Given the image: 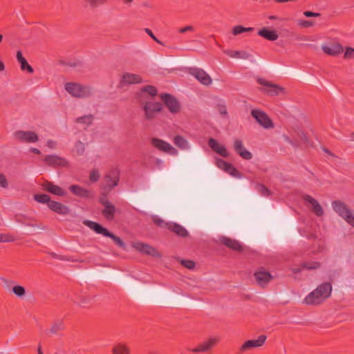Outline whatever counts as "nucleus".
Returning <instances> with one entry per match:
<instances>
[{
  "mask_svg": "<svg viewBox=\"0 0 354 354\" xmlns=\"http://www.w3.org/2000/svg\"><path fill=\"white\" fill-rule=\"evenodd\" d=\"M126 289L132 299L142 304L165 305L173 299L172 295L162 288H150L136 281L129 282Z\"/></svg>",
  "mask_w": 354,
  "mask_h": 354,
  "instance_id": "1",
  "label": "nucleus"
},
{
  "mask_svg": "<svg viewBox=\"0 0 354 354\" xmlns=\"http://www.w3.org/2000/svg\"><path fill=\"white\" fill-rule=\"evenodd\" d=\"M331 292V283H323L305 297L304 303L307 305H319L330 297Z\"/></svg>",
  "mask_w": 354,
  "mask_h": 354,
  "instance_id": "2",
  "label": "nucleus"
},
{
  "mask_svg": "<svg viewBox=\"0 0 354 354\" xmlns=\"http://www.w3.org/2000/svg\"><path fill=\"white\" fill-rule=\"evenodd\" d=\"M291 136H283L285 141L290 144L294 148H298L301 144L310 145L311 142L307 134L299 128H293L290 132Z\"/></svg>",
  "mask_w": 354,
  "mask_h": 354,
  "instance_id": "3",
  "label": "nucleus"
},
{
  "mask_svg": "<svg viewBox=\"0 0 354 354\" xmlns=\"http://www.w3.org/2000/svg\"><path fill=\"white\" fill-rule=\"evenodd\" d=\"M140 102L142 105V110L144 111V116L146 120L151 121L154 120L156 115L162 111V104L158 102H153V100H146L142 99Z\"/></svg>",
  "mask_w": 354,
  "mask_h": 354,
  "instance_id": "4",
  "label": "nucleus"
},
{
  "mask_svg": "<svg viewBox=\"0 0 354 354\" xmlns=\"http://www.w3.org/2000/svg\"><path fill=\"white\" fill-rule=\"evenodd\" d=\"M83 223L90 229L94 230L96 233L101 234L104 236L110 237L119 247L122 248L125 247L124 243L120 237L109 232L107 229L104 228L99 223L88 220L84 221Z\"/></svg>",
  "mask_w": 354,
  "mask_h": 354,
  "instance_id": "5",
  "label": "nucleus"
},
{
  "mask_svg": "<svg viewBox=\"0 0 354 354\" xmlns=\"http://www.w3.org/2000/svg\"><path fill=\"white\" fill-rule=\"evenodd\" d=\"M144 82V79L136 73L123 72L120 75L119 86L120 87H129Z\"/></svg>",
  "mask_w": 354,
  "mask_h": 354,
  "instance_id": "6",
  "label": "nucleus"
},
{
  "mask_svg": "<svg viewBox=\"0 0 354 354\" xmlns=\"http://www.w3.org/2000/svg\"><path fill=\"white\" fill-rule=\"evenodd\" d=\"M159 97L171 113L177 114L180 111V103L174 96L168 93H161Z\"/></svg>",
  "mask_w": 354,
  "mask_h": 354,
  "instance_id": "7",
  "label": "nucleus"
},
{
  "mask_svg": "<svg viewBox=\"0 0 354 354\" xmlns=\"http://www.w3.org/2000/svg\"><path fill=\"white\" fill-rule=\"evenodd\" d=\"M132 247L138 252L153 258L160 259L162 257V254L158 249L147 243L141 241H136L132 243Z\"/></svg>",
  "mask_w": 354,
  "mask_h": 354,
  "instance_id": "8",
  "label": "nucleus"
},
{
  "mask_svg": "<svg viewBox=\"0 0 354 354\" xmlns=\"http://www.w3.org/2000/svg\"><path fill=\"white\" fill-rule=\"evenodd\" d=\"M52 86L55 87L64 86V88H84L83 86L77 82L67 81L63 75H57L52 80Z\"/></svg>",
  "mask_w": 354,
  "mask_h": 354,
  "instance_id": "9",
  "label": "nucleus"
},
{
  "mask_svg": "<svg viewBox=\"0 0 354 354\" xmlns=\"http://www.w3.org/2000/svg\"><path fill=\"white\" fill-rule=\"evenodd\" d=\"M251 115L256 121L265 129H272L274 124L268 115L263 111L259 109H254L251 111Z\"/></svg>",
  "mask_w": 354,
  "mask_h": 354,
  "instance_id": "10",
  "label": "nucleus"
},
{
  "mask_svg": "<svg viewBox=\"0 0 354 354\" xmlns=\"http://www.w3.org/2000/svg\"><path fill=\"white\" fill-rule=\"evenodd\" d=\"M322 50L330 56H337L343 52V46L337 41H330L322 44Z\"/></svg>",
  "mask_w": 354,
  "mask_h": 354,
  "instance_id": "11",
  "label": "nucleus"
},
{
  "mask_svg": "<svg viewBox=\"0 0 354 354\" xmlns=\"http://www.w3.org/2000/svg\"><path fill=\"white\" fill-rule=\"evenodd\" d=\"M189 73L200 82L203 86H208L212 84L211 77L203 69L198 68H192Z\"/></svg>",
  "mask_w": 354,
  "mask_h": 354,
  "instance_id": "12",
  "label": "nucleus"
},
{
  "mask_svg": "<svg viewBox=\"0 0 354 354\" xmlns=\"http://www.w3.org/2000/svg\"><path fill=\"white\" fill-rule=\"evenodd\" d=\"M151 144L153 147L161 151L173 155L177 154V150L169 143L162 140L158 138H153L151 139Z\"/></svg>",
  "mask_w": 354,
  "mask_h": 354,
  "instance_id": "13",
  "label": "nucleus"
},
{
  "mask_svg": "<svg viewBox=\"0 0 354 354\" xmlns=\"http://www.w3.org/2000/svg\"><path fill=\"white\" fill-rule=\"evenodd\" d=\"M100 203L104 206L102 213L105 218L109 221L113 219L115 207L105 196L100 199Z\"/></svg>",
  "mask_w": 354,
  "mask_h": 354,
  "instance_id": "14",
  "label": "nucleus"
},
{
  "mask_svg": "<svg viewBox=\"0 0 354 354\" xmlns=\"http://www.w3.org/2000/svg\"><path fill=\"white\" fill-rule=\"evenodd\" d=\"M266 338V335H261L256 339L248 340L241 346L240 350L244 352L254 348L261 347L264 344Z\"/></svg>",
  "mask_w": 354,
  "mask_h": 354,
  "instance_id": "15",
  "label": "nucleus"
},
{
  "mask_svg": "<svg viewBox=\"0 0 354 354\" xmlns=\"http://www.w3.org/2000/svg\"><path fill=\"white\" fill-rule=\"evenodd\" d=\"M44 190L56 196H64L66 192L61 187L55 185L53 182L44 180L41 184Z\"/></svg>",
  "mask_w": 354,
  "mask_h": 354,
  "instance_id": "16",
  "label": "nucleus"
},
{
  "mask_svg": "<svg viewBox=\"0 0 354 354\" xmlns=\"http://www.w3.org/2000/svg\"><path fill=\"white\" fill-rule=\"evenodd\" d=\"M15 138L24 142H35L38 140L37 135L33 131H18L15 133Z\"/></svg>",
  "mask_w": 354,
  "mask_h": 354,
  "instance_id": "17",
  "label": "nucleus"
},
{
  "mask_svg": "<svg viewBox=\"0 0 354 354\" xmlns=\"http://www.w3.org/2000/svg\"><path fill=\"white\" fill-rule=\"evenodd\" d=\"M234 149L243 159L250 160L252 158V153L245 148L243 142L239 139L234 140Z\"/></svg>",
  "mask_w": 354,
  "mask_h": 354,
  "instance_id": "18",
  "label": "nucleus"
},
{
  "mask_svg": "<svg viewBox=\"0 0 354 354\" xmlns=\"http://www.w3.org/2000/svg\"><path fill=\"white\" fill-rule=\"evenodd\" d=\"M44 162L49 166L52 167H68V162L59 156L55 155L47 156L44 158Z\"/></svg>",
  "mask_w": 354,
  "mask_h": 354,
  "instance_id": "19",
  "label": "nucleus"
},
{
  "mask_svg": "<svg viewBox=\"0 0 354 354\" xmlns=\"http://www.w3.org/2000/svg\"><path fill=\"white\" fill-rule=\"evenodd\" d=\"M254 276L257 283L262 287L265 286L272 279L271 274L264 270L257 271Z\"/></svg>",
  "mask_w": 354,
  "mask_h": 354,
  "instance_id": "20",
  "label": "nucleus"
},
{
  "mask_svg": "<svg viewBox=\"0 0 354 354\" xmlns=\"http://www.w3.org/2000/svg\"><path fill=\"white\" fill-rule=\"evenodd\" d=\"M48 207L52 211L62 215L68 214L71 212L69 207L55 201H51V202H49Z\"/></svg>",
  "mask_w": 354,
  "mask_h": 354,
  "instance_id": "21",
  "label": "nucleus"
},
{
  "mask_svg": "<svg viewBox=\"0 0 354 354\" xmlns=\"http://www.w3.org/2000/svg\"><path fill=\"white\" fill-rule=\"evenodd\" d=\"M332 206L335 212L343 218L346 217L351 211L344 202L340 201L333 202Z\"/></svg>",
  "mask_w": 354,
  "mask_h": 354,
  "instance_id": "22",
  "label": "nucleus"
},
{
  "mask_svg": "<svg viewBox=\"0 0 354 354\" xmlns=\"http://www.w3.org/2000/svg\"><path fill=\"white\" fill-rule=\"evenodd\" d=\"M209 147L216 153L222 156L223 157H227L229 153L225 147L221 144L218 143L215 139L210 138L208 142Z\"/></svg>",
  "mask_w": 354,
  "mask_h": 354,
  "instance_id": "23",
  "label": "nucleus"
},
{
  "mask_svg": "<svg viewBox=\"0 0 354 354\" xmlns=\"http://www.w3.org/2000/svg\"><path fill=\"white\" fill-rule=\"evenodd\" d=\"M218 340L219 339L217 337L210 338L207 341L199 344L196 348L193 349V352L199 353L207 351L214 347L218 343Z\"/></svg>",
  "mask_w": 354,
  "mask_h": 354,
  "instance_id": "24",
  "label": "nucleus"
},
{
  "mask_svg": "<svg viewBox=\"0 0 354 354\" xmlns=\"http://www.w3.org/2000/svg\"><path fill=\"white\" fill-rule=\"evenodd\" d=\"M16 59L20 64V68L21 71H26L28 73H32L34 72L32 67L28 63L21 50H17Z\"/></svg>",
  "mask_w": 354,
  "mask_h": 354,
  "instance_id": "25",
  "label": "nucleus"
},
{
  "mask_svg": "<svg viewBox=\"0 0 354 354\" xmlns=\"http://www.w3.org/2000/svg\"><path fill=\"white\" fill-rule=\"evenodd\" d=\"M221 242L227 246V248L237 251V252H242L243 250V246L241 245V243L237 241L236 240H234L227 237H221Z\"/></svg>",
  "mask_w": 354,
  "mask_h": 354,
  "instance_id": "26",
  "label": "nucleus"
},
{
  "mask_svg": "<svg viewBox=\"0 0 354 354\" xmlns=\"http://www.w3.org/2000/svg\"><path fill=\"white\" fill-rule=\"evenodd\" d=\"M258 35L269 41H276L279 38V35L276 30H269L263 28L258 31Z\"/></svg>",
  "mask_w": 354,
  "mask_h": 354,
  "instance_id": "27",
  "label": "nucleus"
},
{
  "mask_svg": "<svg viewBox=\"0 0 354 354\" xmlns=\"http://www.w3.org/2000/svg\"><path fill=\"white\" fill-rule=\"evenodd\" d=\"M165 225L169 230L172 231L178 236L182 237H187L189 235V233L187 231V230L177 223H167L165 224Z\"/></svg>",
  "mask_w": 354,
  "mask_h": 354,
  "instance_id": "28",
  "label": "nucleus"
},
{
  "mask_svg": "<svg viewBox=\"0 0 354 354\" xmlns=\"http://www.w3.org/2000/svg\"><path fill=\"white\" fill-rule=\"evenodd\" d=\"M224 53L231 58L247 59L250 58V55L246 51L225 50Z\"/></svg>",
  "mask_w": 354,
  "mask_h": 354,
  "instance_id": "29",
  "label": "nucleus"
},
{
  "mask_svg": "<svg viewBox=\"0 0 354 354\" xmlns=\"http://www.w3.org/2000/svg\"><path fill=\"white\" fill-rule=\"evenodd\" d=\"M304 200L311 205L313 211L317 216L323 215V209L315 198L310 196L307 195L304 196Z\"/></svg>",
  "mask_w": 354,
  "mask_h": 354,
  "instance_id": "30",
  "label": "nucleus"
},
{
  "mask_svg": "<svg viewBox=\"0 0 354 354\" xmlns=\"http://www.w3.org/2000/svg\"><path fill=\"white\" fill-rule=\"evenodd\" d=\"M69 189L71 192L74 194L75 196L87 198L88 197V191L79 185H73L70 186Z\"/></svg>",
  "mask_w": 354,
  "mask_h": 354,
  "instance_id": "31",
  "label": "nucleus"
},
{
  "mask_svg": "<svg viewBox=\"0 0 354 354\" xmlns=\"http://www.w3.org/2000/svg\"><path fill=\"white\" fill-rule=\"evenodd\" d=\"M105 185L103 189L105 191H110L113 187L118 185L119 178L118 176L111 177L110 176H106L104 177Z\"/></svg>",
  "mask_w": 354,
  "mask_h": 354,
  "instance_id": "32",
  "label": "nucleus"
},
{
  "mask_svg": "<svg viewBox=\"0 0 354 354\" xmlns=\"http://www.w3.org/2000/svg\"><path fill=\"white\" fill-rule=\"evenodd\" d=\"M113 354H130V348L124 344H118L112 348Z\"/></svg>",
  "mask_w": 354,
  "mask_h": 354,
  "instance_id": "33",
  "label": "nucleus"
},
{
  "mask_svg": "<svg viewBox=\"0 0 354 354\" xmlns=\"http://www.w3.org/2000/svg\"><path fill=\"white\" fill-rule=\"evenodd\" d=\"M157 95V90H142L139 97L140 100L145 99L146 100H153V98Z\"/></svg>",
  "mask_w": 354,
  "mask_h": 354,
  "instance_id": "34",
  "label": "nucleus"
},
{
  "mask_svg": "<svg viewBox=\"0 0 354 354\" xmlns=\"http://www.w3.org/2000/svg\"><path fill=\"white\" fill-rule=\"evenodd\" d=\"M73 152L75 155L82 156L85 152V145L81 141H77L74 145Z\"/></svg>",
  "mask_w": 354,
  "mask_h": 354,
  "instance_id": "35",
  "label": "nucleus"
},
{
  "mask_svg": "<svg viewBox=\"0 0 354 354\" xmlns=\"http://www.w3.org/2000/svg\"><path fill=\"white\" fill-rule=\"evenodd\" d=\"M174 144L180 149H186L188 147L187 141L180 136H176L174 138Z\"/></svg>",
  "mask_w": 354,
  "mask_h": 354,
  "instance_id": "36",
  "label": "nucleus"
},
{
  "mask_svg": "<svg viewBox=\"0 0 354 354\" xmlns=\"http://www.w3.org/2000/svg\"><path fill=\"white\" fill-rule=\"evenodd\" d=\"M253 30L254 28L251 27L245 28L242 26H235L232 30V33L233 35H238L245 32L252 31Z\"/></svg>",
  "mask_w": 354,
  "mask_h": 354,
  "instance_id": "37",
  "label": "nucleus"
},
{
  "mask_svg": "<svg viewBox=\"0 0 354 354\" xmlns=\"http://www.w3.org/2000/svg\"><path fill=\"white\" fill-rule=\"evenodd\" d=\"M34 199L40 203L49 204V202H51L50 196L44 194L34 195Z\"/></svg>",
  "mask_w": 354,
  "mask_h": 354,
  "instance_id": "38",
  "label": "nucleus"
},
{
  "mask_svg": "<svg viewBox=\"0 0 354 354\" xmlns=\"http://www.w3.org/2000/svg\"><path fill=\"white\" fill-rule=\"evenodd\" d=\"M12 292L19 297H23L26 295V289L24 287L17 285L12 287Z\"/></svg>",
  "mask_w": 354,
  "mask_h": 354,
  "instance_id": "39",
  "label": "nucleus"
},
{
  "mask_svg": "<svg viewBox=\"0 0 354 354\" xmlns=\"http://www.w3.org/2000/svg\"><path fill=\"white\" fill-rule=\"evenodd\" d=\"M14 235L10 233H1L0 234V243H9L15 241Z\"/></svg>",
  "mask_w": 354,
  "mask_h": 354,
  "instance_id": "40",
  "label": "nucleus"
},
{
  "mask_svg": "<svg viewBox=\"0 0 354 354\" xmlns=\"http://www.w3.org/2000/svg\"><path fill=\"white\" fill-rule=\"evenodd\" d=\"M93 116L91 115H84L83 117H80L77 118L76 122L82 123L86 125H88L92 123Z\"/></svg>",
  "mask_w": 354,
  "mask_h": 354,
  "instance_id": "41",
  "label": "nucleus"
},
{
  "mask_svg": "<svg viewBox=\"0 0 354 354\" xmlns=\"http://www.w3.org/2000/svg\"><path fill=\"white\" fill-rule=\"evenodd\" d=\"M302 267L308 270H315L320 267V263L317 261L305 262L302 263Z\"/></svg>",
  "mask_w": 354,
  "mask_h": 354,
  "instance_id": "42",
  "label": "nucleus"
},
{
  "mask_svg": "<svg viewBox=\"0 0 354 354\" xmlns=\"http://www.w3.org/2000/svg\"><path fill=\"white\" fill-rule=\"evenodd\" d=\"M68 91L75 97H83L88 95L85 90H68Z\"/></svg>",
  "mask_w": 354,
  "mask_h": 354,
  "instance_id": "43",
  "label": "nucleus"
},
{
  "mask_svg": "<svg viewBox=\"0 0 354 354\" xmlns=\"http://www.w3.org/2000/svg\"><path fill=\"white\" fill-rule=\"evenodd\" d=\"M297 24L301 28H310L315 25V23L313 21H308L305 19H299Z\"/></svg>",
  "mask_w": 354,
  "mask_h": 354,
  "instance_id": "44",
  "label": "nucleus"
},
{
  "mask_svg": "<svg viewBox=\"0 0 354 354\" xmlns=\"http://www.w3.org/2000/svg\"><path fill=\"white\" fill-rule=\"evenodd\" d=\"M284 90H265V93L268 97H276L284 94Z\"/></svg>",
  "mask_w": 354,
  "mask_h": 354,
  "instance_id": "45",
  "label": "nucleus"
},
{
  "mask_svg": "<svg viewBox=\"0 0 354 354\" xmlns=\"http://www.w3.org/2000/svg\"><path fill=\"white\" fill-rule=\"evenodd\" d=\"M259 83L262 86L270 88H276V89L282 88L281 87H280L277 85H275L273 83H272L269 81L265 80H259Z\"/></svg>",
  "mask_w": 354,
  "mask_h": 354,
  "instance_id": "46",
  "label": "nucleus"
},
{
  "mask_svg": "<svg viewBox=\"0 0 354 354\" xmlns=\"http://www.w3.org/2000/svg\"><path fill=\"white\" fill-rule=\"evenodd\" d=\"M344 57L345 59H354V48L346 47Z\"/></svg>",
  "mask_w": 354,
  "mask_h": 354,
  "instance_id": "47",
  "label": "nucleus"
},
{
  "mask_svg": "<svg viewBox=\"0 0 354 354\" xmlns=\"http://www.w3.org/2000/svg\"><path fill=\"white\" fill-rule=\"evenodd\" d=\"M180 263L188 269H193L195 267V262L192 260H181Z\"/></svg>",
  "mask_w": 354,
  "mask_h": 354,
  "instance_id": "48",
  "label": "nucleus"
},
{
  "mask_svg": "<svg viewBox=\"0 0 354 354\" xmlns=\"http://www.w3.org/2000/svg\"><path fill=\"white\" fill-rule=\"evenodd\" d=\"M216 165L221 169H223L224 171L229 167L230 163L221 160V159H217L216 160Z\"/></svg>",
  "mask_w": 354,
  "mask_h": 354,
  "instance_id": "49",
  "label": "nucleus"
},
{
  "mask_svg": "<svg viewBox=\"0 0 354 354\" xmlns=\"http://www.w3.org/2000/svg\"><path fill=\"white\" fill-rule=\"evenodd\" d=\"M225 171L234 176H238L239 174L238 170L231 164H230L229 167H227Z\"/></svg>",
  "mask_w": 354,
  "mask_h": 354,
  "instance_id": "50",
  "label": "nucleus"
},
{
  "mask_svg": "<svg viewBox=\"0 0 354 354\" xmlns=\"http://www.w3.org/2000/svg\"><path fill=\"white\" fill-rule=\"evenodd\" d=\"M344 219L354 227V214L352 211H351L350 214H348Z\"/></svg>",
  "mask_w": 354,
  "mask_h": 354,
  "instance_id": "51",
  "label": "nucleus"
},
{
  "mask_svg": "<svg viewBox=\"0 0 354 354\" xmlns=\"http://www.w3.org/2000/svg\"><path fill=\"white\" fill-rule=\"evenodd\" d=\"M91 7H96L104 3L106 0H86Z\"/></svg>",
  "mask_w": 354,
  "mask_h": 354,
  "instance_id": "52",
  "label": "nucleus"
},
{
  "mask_svg": "<svg viewBox=\"0 0 354 354\" xmlns=\"http://www.w3.org/2000/svg\"><path fill=\"white\" fill-rule=\"evenodd\" d=\"M99 178H100V174L98 173L97 171L93 170L91 172V174H90V180H91V181L95 182V181H97L99 179Z\"/></svg>",
  "mask_w": 354,
  "mask_h": 354,
  "instance_id": "53",
  "label": "nucleus"
},
{
  "mask_svg": "<svg viewBox=\"0 0 354 354\" xmlns=\"http://www.w3.org/2000/svg\"><path fill=\"white\" fill-rule=\"evenodd\" d=\"M8 181L4 175L0 174V186L6 188L8 187Z\"/></svg>",
  "mask_w": 354,
  "mask_h": 354,
  "instance_id": "54",
  "label": "nucleus"
},
{
  "mask_svg": "<svg viewBox=\"0 0 354 354\" xmlns=\"http://www.w3.org/2000/svg\"><path fill=\"white\" fill-rule=\"evenodd\" d=\"M304 15L306 17H319L320 14L318 12H313L311 11H305L304 12Z\"/></svg>",
  "mask_w": 354,
  "mask_h": 354,
  "instance_id": "55",
  "label": "nucleus"
},
{
  "mask_svg": "<svg viewBox=\"0 0 354 354\" xmlns=\"http://www.w3.org/2000/svg\"><path fill=\"white\" fill-rule=\"evenodd\" d=\"M194 28L193 26H187L185 27H183V28H181L179 29V32L180 33H185L186 32H188V31H194Z\"/></svg>",
  "mask_w": 354,
  "mask_h": 354,
  "instance_id": "56",
  "label": "nucleus"
},
{
  "mask_svg": "<svg viewBox=\"0 0 354 354\" xmlns=\"http://www.w3.org/2000/svg\"><path fill=\"white\" fill-rule=\"evenodd\" d=\"M303 269H304V268H303L301 265V266L292 267L290 268V270L293 274H297L301 272Z\"/></svg>",
  "mask_w": 354,
  "mask_h": 354,
  "instance_id": "57",
  "label": "nucleus"
},
{
  "mask_svg": "<svg viewBox=\"0 0 354 354\" xmlns=\"http://www.w3.org/2000/svg\"><path fill=\"white\" fill-rule=\"evenodd\" d=\"M145 31L146 33H147L153 40L157 41L158 43H160V41L157 39V37L153 35L152 31L149 28H145Z\"/></svg>",
  "mask_w": 354,
  "mask_h": 354,
  "instance_id": "58",
  "label": "nucleus"
},
{
  "mask_svg": "<svg viewBox=\"0 0 354 354\" xmlns=\"http://www.w3.org/2000/svg\"><path fill=\"white\" fill-rule=\"evenodd\" d=\"M218 111H219V113L225 116L227 114V111L226 107L225 106H219Z\"/></svg>",
  "mask_w": 354,
  "mask_h": 354,
  "instance_id": "59",
  "label": "nucleus"
},
{
  "mask_svg": "<svg viewBox=\"0 0 354 354\" xmlns=\"http://www.w3.org/2000/svg\"><path fill=\"white\" fill-rule=\"evenodd\" d=\"M47 146L50 148H55L56 146V142L54 140H48L47 142Z\"/></svg>",
  "mask_w": 354,
  "mask_h": 354,
  "instance_id": "60",
  "label": "nucleus"
},
{
  "mask_svg": "<svg viewBox=\"0 0 354 354\" xmlns=\"http://www.w3.org/2000/svg\"><path fill=\"white\" fill-rule=\"evenodd\" d=\"M153 221L158 225H160L161 223L163 222L162 220H161L160 218H153Z\"/></svg>",
  "mask_w": 354,
  "mask_h": 354,
  "instance_id": "61",
  "label": "nucleus"
},
{
  "mask_svg": "<svg viewBox=\"0 0 354 354\" xmlns=\"http://www.w3.org/2000/svg\"><path fill=\"white\" fill-rule=\"evenodd\" d=\"M5 69V65L2 61L0 60V72Z\"/></svg>",
  "mask_w": 354,
  "mask_h": 354,
  "instance_id": "62",
  "label": "nucleus"
},
{
  "mask_svg": "<svg viewBox=\"0 0 354 354\" xmlns=\"http://www.w3.org/2000/svg\"><path fill=\"white\" fill-rule=\"evenodd\" d=\"M31 151L35 153H37V154H39L40 153V151L36 148H32L31 149Z\"/></svg>",
  "mask_w": 354,
  "mask_h": 354,
  "instance_id": "63",
  "label": "nucleus"
},
{
  "mask_svg": "<svg viewBox=\"0 0 354 354\" xmlns=\"http://www.w3.org/2000/svg\"><path fill=\"white\" fill-rule=\"evenodd\" d=\"M351 140L354 142V132L351 133L350 135Z\"/></svg>",
  "mask_w": 354,
  "mask_h": 354,
  "instance_id": "64",
  "label": "nucleus"
}]
</instances>
